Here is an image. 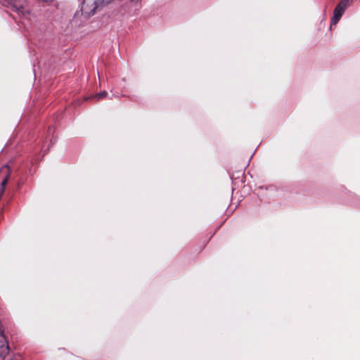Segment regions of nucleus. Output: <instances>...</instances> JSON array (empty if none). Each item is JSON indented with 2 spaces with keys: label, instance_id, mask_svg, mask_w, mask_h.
<instances>
[{
  "label": "nucleus",
  "instance_id": "1",
  "mask_svg": "<svg viewBox=\"0 0 360 360\" xmlns=\"http://www.w3.org/2000/svg\"><path fill=\"white\" fill-rule=\"evenodd\" d=\"M112 0H84L81 6L82 14L88 18L93 15L99 6L107 4Z\"/></svg>",
  "mask_w": 360,
  "mask_h": 360
},
{
  "label": "nucleus",
  "instance_id": "2",
  "mask_svg": "<svg viewBox=\"0 0 360 360\" xmlns=\"http://www.w3.org/2000/svg\"><path fill=\"white\" fill-rule=\"evenodd\" d=\"M11 5L13 11L19 15L26 19H30L32 16L30 7L24 0H11Z\"/></svg>",
  "mask_w": 360,
  "mask_h": 360
},
{
  "label": "nucleus",
  "instance_id": "3",
  "mask_svg": "<svg viewBox=\"0 0 360 360\" xmlns=\"http://www.w3.org/2000/svg\"><path fill=\"white\" fill-rule=\"evenodd\" d=\"M349 3V0H342L337 5L333 11V16L331 19L330 27L333 25H336L339 20L341 18Z\"/></svg>",
  "mask_w": 360,
  "mask_h": 360
},
{
  "label": "nucleus",
  "instance_id": "4",
  "mask_svg": "<svg viewBox=\"0 0 360 360\" xmlns=\"http://www.w3.org/2000/svg\"><path fill=\"white\" fill-rule=\"evenodd\" d=\"M8 175H6L4 179H2L1 182V184H0V198L1 197V195H3V193L4 191V186L6 185V184L7 183L8 181Z\"/></svg>",
  "mask_w": 360,
  "mask_h": 360
},
{
  "label": "nucleus",
  "instance_id": "5",
  "mask_svg": "<svg viewBox=\"0 0 360 360\" xmlns=\"http://www.w3.org/2000/svg\"><path fill=\"white\" fill-rule=\"evenodd\" d=\"M108 95V93L105 91H103L99 94H97L94 96V97L98 99V100H100V99H103V98L106 97Z\"/></svg>",
  "mask_w": 360,
  "mask_h": 360
},
{
  "label": "nucleus",
  "instance_id": "6",
  "mask_svg": "<svg viewBox=\"0 0 360 360\" xmlns=\"http://www.w3.org/2000/svg\"><path fill=\"white\" fill-rule=\"evenodd\" d=\"M129 1L134 4H138L140 1V0H129Z\"/></svg>",
  "mask_w": 360,
  "mask_h": 360
},
{
  "label": "nucleus",
  "instance_id": "7",
  "mask_svg": "<svg viewBox=\"0 0 360 360\" xmlns=\"http://www.w3.org/2000/svg\"><path fill=\"white\" fill-rule=\"evenodd\" d=\"M8 167H5L4 168H3V169H2V170H3V171H4V170H5V171H6V172L8 171Z\"/></svg>",
  "mask_w": 360,
  "mask_h": 360
}]
</instances>
